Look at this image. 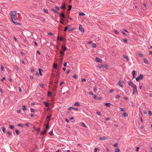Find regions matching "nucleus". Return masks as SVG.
Instances as JSON below:
<instances>
[{
    "instance_id": "nucleus-1",
    "label": "nucleus",
    "mask_w": 152,
    "mask_h": 152,
    "mask_svg": "<svg viewBox=\"0 0 152 152\" xmlns=\"http://www.w3.org/2000/svg\"><path fill=\"white\" fill-rule=\"evenodd\" d=\"M128 84L130 86L133 88V94H134L135 92L137 94V86L131 81L129 82Z\"/></svg>"
},
{
    "instance_id": "nucleus-2",
    "label": "nucleus",
    "mask_w": 152,
    "mask_h": 152,
    "mask_svg": "<svg viewBox=\"0 0 152 152\" xmlns=\"http://www.w3.org/2000/svg\"><path fill=\"white\" fill-rule=\"evenodd\" d=\"M144 76L140 74L138 77L136 78V80L137 82L139 81L140 80H141L143 78Z\"/></svg>"
},
{
    "instance_id": "nucleus-3",
    "label": "nucleus",
    "mask_w": 152,
    "mask_h": 152,
    "mask_svg": "<svg viewBox=\"0 0 152 152\" xmlns=\"http://www.w3.org/2000/svg\"><path fill=\"white\" fill-rule=\"evenodd\" d=\"M10 16H11V19L12 20V21L13 19L15 20H18V18L17 17L16 15H10Z\"/></svg>"
},
{
    "instance_id": "nucleus-4",
    "label": "nucleus",
    "mask_w": 152,
    "mask_h": 152,
    "mask_svg": "<svg viewBox=\"0 0 152 152\" xmlns=\"http://www.w3.org/2000/svg\"><path fill=\"white\" fill-rule=\"evenodd\" d=\"M118 84L121 88H123V82L122 81L120 80L118 82Z\"/></svg>"
},
{
    "instance_id": "nucleus-5",
    "label": "nucleus",
    "mask_w": 152,
    "mask_h": 152,
    "mask_svg": "<svg viewBox=\"0 0 152 152\" xmlns=\"http://www.w3.org/2000/svg\"><path fill=\"white\" fill-rule=\"evenodd\" d=\"M79 29L82 32H84V30L82 26L80 24L79 25Z\"/></svg>"
},
{
    "instance_id": "nucleus-6",
    "label": "nucleus",
    "mask_w": 152,
    "mask_h": 152,
    "mask_svg": "<svg viewBox=\"0 0 152 152\" xmlns=\"http://www.w3.org/2000/svg\"><path fill=\"white\" fill-rule=\"evenodd\" d=\"M71 25H69L65 27L64 30V31H66L67 29L70 28H71Z\"/></svg>"
},
{
    "instance_id": "nucleus-7",
    "label": "nucleus",
    "mask_w": 152,
    "mask_h": 152,
    "mask_svg": "<svg viewBox=\"0 0 152 152\" xmlns=\"http://www.w3.org/2000/svg\"><path fill=\"white\" fill-rule=\"evenodd\" d=\"M33 128L35 130L37 131V132H39L40 131V128L39 127L37 128L35 126H34L33 127Z\"/></svg>"
},
{
    "instance_id": "nucleus-8",
    "label": "nucleus",
    "mask_w": 152,
    "mask_h": 152,
    "mask_svg": "<svg viewBox=\"0 0 152 152\" xmlns=\"http://www.w3.org/2000/svg\"><path fill=\"white\" fill-rule=\"evenodd\" d=\"M44 104L45 105V106L47 107H50V103L47 102H43Z\"/></svg>"
},
{
    "instance_id": "nucleus-9",
    "label": "nucleus",
    "mask_w": 152,
    "mask_h": 152,
    "mask_svg": "<svg viewBox=\"0 0 152 152\" xmlns=\"http://www.w3.org/2000/svg\"><path fill=\"white\" fill-rule=\"evenodd\" d=\"M64 38H63L62 37H59L58 36L57 37V39L58 40H59L61 41H64Z\"/></svg>"
},
{
    "instance_id": "nucleus-10",
    "label": "nucleus",
    "mask_w": 152,
    "mask_h": 152,
    "mask_svg": "<svg viewBox=\"0 0 152 152\" xmlns=\"http://www.w3.org/2000/svg\"><path fill=\"white\" fill-rule=\"evenodd\" d=\"M17 13V12L16 11H14L13 12L11 11L10 13V15H16Z\"/></svg>"
},
{
    "instance_id": "nucleus-11",
    "label": "nucleus",
    "mask_w": 152,
    "mask_h": 152,
    "mask_svg": "<svg viewBox=\"0 0 152 152\" xmlns=\"http://www.w3.org/2000/svg\"><path fill=\"white\" fill-rule=\"evenodd\" d=\"M65 4L64 3L62 4V5L60 7V8L61 9H62L63 10H65Z\"/></svg>"
},
{
    "instance_id": "nucleus-12",
    "label": "nucleus",
    "mask_w": 152,
    "mask_h": 152,
    "mask_svg": "<svg viewBox=\"0 0 152 152\" xmlns=\"http://www.w3.org/2000/svg\"><path fill=\"white\" fill-rule=\"evenodd\" d=\"M96 61L98 62H100L102 61V59H100L99 57H96Z\"/></svg>"
},
{
    "instance_id": "nucleus-13",
    "label": "nucleus",
    "mask_w": 152,
    "mask_h": 152,
    "mask_svg": "<svg viewBox=\"0 0 152 152\" xmlns=\"http://www.w3.org/2000/svg\"><path fill=\"white\" fill-rule=\"evenodd\" d=\"M61 49L62 51H65L66 50V48L65 46L62 45L61 46Z\"/></svg>"
},
{
    "instance_id": "nucleus-14",
    "label": "nucleus",
    "mask_w": 152,
    "mask_h": 152,
    "mask_svg": "<svg viewBox=\"0 0 152 152\" xmlns=\"http://www.w3.org/2000/svg\"><path fill=\"white\" fill-rule=\"evenodd\" d=\"M123 58L126 59L127 61H129V58L126 55H124L123 56Z\"/></svg>"
},
{
    "instance_id": "nucleus-15",
    "label": "nucleus",
    "mask_w": 152,
    "mask_h": 152,
    "mask_svg": "<svg viewBox=\"0 0 152 152\" xmlns=\"http://www.w3.org/2000/svg\"><path fill=\"white\" fill-rule=\"evenodd\" d=\"M51 10L55 13L58 14V12L57 11L53 8H51Z\"/></svg>"
},
{
    "instance_id": "nucleus-16",
    "label": "nucleus",
    "mask_w": 152,
    "mask_h": 152,
    "mask_svg": "<svg viewBox=\"0 0 152 152\" xmlns=\"http://www.w3.org/2000/svg\"><path fill=\"white\" fill-rule=\"evenodd\" d=\"M106 139H107V137L105 136L100 137L99 138V140H104Z\"/></svg>"
},
{
    "instance_id": "nucleus-17",
    "label": "nucleus",
    "mask_w": 152,
    "mask_h": 152,
    "mask_svg": "<svg viewBox=\"0 0 152 152\" xmlns=\"http://www.w3.org/2000/svg\"><path fill=\"white\" fill-rule=\"evenodd\" d=\"M47 132V130H44V131H41V132L40 134L44 135L46 134Z\"/></svg>"
},
{
    "instance_id": "nucleus-18",
    "label": "nucleus",
    "mask_w": 152,
    "mask_h": 152,
    "mask_svg": "<svg viewBox=\"0 0 152 152\" xmlns=\"http://www.w3.org/2000/svg\"><path fill=\"white\" fill-rule=\"evenodd\" d=\"M136 71H135L134 70L132 72V74L133 75V78H134L135 77V75L136 74Z\"/></svg>"
},
{
    "instance_id": "nucleus-19",
    "label": "nucleus",
    "mask_w": 152,
    "mask_h": 152,
    "mask_svg": "<svg viewBox=\"0 0 152 152\" xmlns=\"http://www.w3.org/2000/svg\"><path fill=\"white\" fill-rule=\"evenodd\" d=\"M143 60H144V62L145 64H149V62L148 61V60L147 59L145 58H144L143 59Z\"/></svg>"
},
{
    "instance_id": "nucleus-20",
    "label": "nucleus",
    "mask_w": 152,
    "mask_h": 152,
    "mask_svg": "<svg viewBox=\"0 0 152 152\" xmlns=\"http://www.w3.org/2000/svg\"><path fill=\"white\" fill-rule=\"evenodd\" d=\"M57 88V85L56 84L53 87V91H55L56 90V88Z\"/></svg>"
},
{
    "instance_id": "nucleus-21",
    "label": "nucleus",
    "mask_w": 152,
    "mask_h": 152,
    "mask_svg": "<svg viewBox=\"0 0 152 152\" xmlns=\"http://www.w3.org/2000/svg\"><path fill=\"white\" fill-rule=\"evenodd\" d=\"M74 105L75 106H77L78 107H79V106H80V103L78 102H75V103L74 104Z\"/></svg>"
},
{
    "instance_id": "nucleus-22",
    "label": "nucleus",
    "mask_w": 152,
    "mask_h": 152,
    "mask_svg": "<svg viewBox=\"0 0 152 152\" xmlns=\"http://www.w3.org/2000/svg\"><path fill=\"white\" fill-rule=\"evenodd\" d=\"M2 131L4 133H6V130L4 127L3 126L2 127Z\"/></svg>"
},
{
    "instance_id": "nucleus-23",
    "label": "nucleus",
    "mask_w": 152,
    "mask_h": 152,
    "mask_svg": "<svg viewBox=\"0 0 152 152\" xmlns=\"http://www.w3.org/2000/svg\"><path fill=\"white\" fill-rule=\"evenodd\" d=\"M12 22L15 25H20V23H17V22H16L15 21H14L13 20H12Z\"/></svg>"
},
{
    "instance_id": "nucleus-24",
    "label": "nucleus",
    "mask_w": 152,
    "mask_h": 152,
    "mask_svg": "<svg viewBox=\"0 0 152 152\" xmlns=\"http://www.w3.org/2000/svg\"><path fill=\"white\" fill-rule=\"evenodd\" d=\"M64 51L62 50L60 51V55L63 56L64 54Z\"/></svg>"
},
{
    "instance_id": "nucleus-25",
    "label": "nucleus",
    "mask_w": 152,
    "mask_h": 152,
    "mask_svg": "<svg viewBox=\"0 0 152 152\" xmlns=\"http://www.w3.org/2000/svg\"><path fill=\"white\" fill-rule=\"evenodd\" d=\"M59 16L61 17H62L63 16L65 15L64 13H63V12H61V13H59Z\"/></svg>"
},
{
    "instance_id": "nucleus-26",
    "label": "nucleus",
    "mask_w": 152,
    "mask_h": 152,
    "mask_svg": "<svg viewBox=\"0 0 152 152\" xmlns=\"http://www.w3.org/2000/svg\"><path fill=\"white\" fill-rule=\"evenodd\" d=\"M57 64H53V68L56 69H57Z\"/></svg>"
},
{
    "instance_id": "nucleus-27",
    "label": "nucleus",
    "mask_w": 152,
    "mask_h": 152,
    "mask_svg": "<svg viewBox=\"0 0 152 152\" xmlns=\"http://www.w3.org/2000/svg\"><path fill=\"white\" fill-rule=\"evenodd\" d=\"M68 9L67 10V11H70L72 8V6L71 5H69L68 6Z\"/></svg>"
},
{
    "instance_id": "nucleus-28",
    "label": "nucleus",
    "mask_w": 152,
    "mask_h": 152,
    "mask_svg": "<svg viewBox=\"0 0 152 152\" xmlns=\"http://www.w3.org/2000/svg\"><path fill=\"white\" fill-rule=\"evenodd\" d=\"M27 109L26 106V105H24L23 106L22 110L24 111H25Z\"/></svg>"
},
{
    "instance_id": "nucleus-29",
    "label": "nucleus",
    "mask_w": 152,
    "mask_h": 152,
    "mask_svg": "<svg viewBox=\"0 0 152 152\" xmlns=\"http://www.w3.org/2000/svg\"><path fill=\"white\" fill-rule=\"evenodd\" d=\"M9 127L12 129H14V128H15V127L11 125H9Z\"/></svg>"
},
{
    "instance_id": "nucleus-30",
    "label": "nucleus",
    "mask_w": 152,
    "mask_h": 152,
    "mask_svg": "<svg viewBox=\"0 0 152 152\" xmlns=\"http://www.w3.org/2000/svg\"><path fill=\"white\" fill-rule=\"evenodd\" d=\"M79 15L80 16L82 15V16H84L85 15V14L83 12H80L79 13Z\"/></svg>"
},
{
    "instance_id": "nucleus-31",
    "label": "nucleus",
    "mask_w": 152,
    "mask_h": 152,
    "mask_svg": "<svg viewBox=\"0 0 152 152\" xmlns=\"http://www.w3.org/2000/svg\"><path fill=\"white\" fill-rule=\"evenodd\" d=\"M65 18V15L63 16L62 17H61V20L62 21H64Z\"/></svg>"
},
{
    "instance_id": "nucleus-32",
    "label": "nucleus",
    "mask_w": 152,
    "mask_h": 152,
    "mask_svg": "<svg viewBox=\"0 0 152 152\" xmlns=\"http://www.w3.org/2000/svg\"><path fill=\"white\" fill-rule=\"evenodd\" d=\"M52 95V93L49 91L48 92L47 95L49 97H51Z\"/></svg>"
},
{
    "instance_id": "nucleus-33",
    "label": "nucleus",
    "mask_w": 152,
    "mask_h": 152,
    "mask_svg": "<svg viewBox=\"0 0 152 152\" xmlns=\"http://www.w3.org/2000/svg\"><path fill=\"white\" fill-rule=\"evenodd\" d=\"M56 73H57V74L56 75V77L58 79V78L59 77V72H56Z\"/></svg>"
},
{
    "instance_id": "nucleus-34",
    "label": "nucleus",
    "mask_w": 152,
    "mask_h": 152,
    "mask_svg": "<svg viewBox=\"0 0 152 152\" xmlns=\"http://www.w3.org/2000/svg\"><path fill=\"white\" fill-rule=\"evenodd\" d=\"M105 104L108 107H110V103H105Z\"/></svg>"
},
{
    "instance_id": "nucleus-35",
    "label": "nucleus",
    "mask_w": 152,
    "mask_h": 152,
    "mask_svg": "<svg viewBox=\"0 0 152 152\" xmlns=\"http://www.w3.org/2000/svg\"><path fill=\"white\" fill-rule=\"evenodd\" d=\"M103 64H99L98 65V67L99 68H100L102 67H103Z\"/></svg>"
},
{
    "instance_id": "nucleus-36",
    "label": "nucleus",
    "mask_w": 152,
    "mask_h": 152,
    "mask_svg": "<svg viewBox=\"0 0 152 152\" xmlns=\"http://www.w3.org/2000/svg\"><path fill=\"white\" fill-rule=\"evenodd\" d=\"M115 152H119L120 150L118 148H117L115 149Z\"/></svg>"
},
{
    "instance_id": "nucleus-37",
    "label": "nucleus",
    "mask_w": 152,
    "mask_h": 152,
    "mask_svg": "<svg viewBox=\"0 0 152 152\" xmlns=\"http://www.w3.org/2000/svg\"><path fill=\"white\" fill-rule=\"evenodd\" d=\"M103 65V67H104L105 69H108V66L107 64H105L104 65Z\"/></svg>"
},
{
    "instance_id": "nucleus-38",
    "label": "nucleus",
    "mask_w": 152,
    "mask_h": 152,
    "mask_svg": "<svg viewBox=\"0 0 152 152\" xmlns=\"http://www.w3.org/2000/svg\"><path fill=\"white\" fill-rule=\"evenodd\" d=\"M43 11H44V12H45V13H48V10L44 9H43Z\"/></svg>"
},
{
    "instance_id": "nucleus-39",
    "label": "nucleus",
    "mask_w": 152,
    "mask_h": 152,
    "mask_svg": "<svg viewBox=\"0 0 152 152\" xmlns=\"http://www.w3.org/2000/svg\"><path fill=\"white\" fill-rule=\"evenodd\" d=\"M123 115L124 117H127L128 115V114L126 112H124Z\"/></svg>"
},
{
    "instance_id": "nucleus-40",
    "label": "nucleus",
    "mask_w": 152,
    "mask_h": 152,
    "mask_svg": "<svg viewBox=\"0 0 152 152\" xmlns=\"http://www.w3.org/2000/svg\"><path fill=\"white\" fill-rule=\"evenodd\" d=\"M39 86L40 87H41V88H43L44 87V85L42 83H40L39 84Z\"/></svg>"
},
{
    "instance_id": "nucleus-41",
    "label": "nucleus",
    "mask_w": 152,
    "mask_h": 152,
    "mask_svg": "<svg viewBox=\"0 0 152 152\" xmlns=\"http://www.w3.org/2000/svg\"><path fill=\"white\" fill-rule=\"evenodd\" d=\"M15 132L17 135H18L19 134V131L18 130V129H16L15 130Z\"/></svg>"
},
{
    "instance_id": "nucleus-42",
    "label": "nucleus",
    "mask_w": 152,
    "mask_h": 152,
    "mask_svg": "<svg viewBox=\"0 0 152 152\" xmlns=\"http://www.w3.org/2000/svg\"><path fill=\"white\" fill-rule=\"evenodd\" d=\"M138 56L140 57H142L143 56V55L142 53H138Z\"/></svg>"
},
{
    "instance_id": "nucleus-43",
    "label": "nucleus",
    "mask_w": 152,
    "mask_h": 152,
    "mask_svg": "<svg viewBox=\"0 0 152 152\" xmlns=\"http://www.w3.org/2000/svg\"><path fill=\"white\" fill-rule=\"evenodd\" d=\"M92 46L94 48H95L96 47V45L95 43H93L92 44Z\"/></svg>"
},
{
    "instance_id": "nucleus-44",
    "label": "nucleus",
    "mask_w": 152,
    "mask_h": 152,
    "mask_svg": "<svg viewBox=\"0 0 152 152\" xmlns=\"http://www.w3.org/2000/svg\"><path fill=\"white\" fill-rule=\"evenodd\" d=\"M123 40L124 42L125 43H127L128 40L127 39H123Z\"/></svg>"
},
{
    "instance_id": "nucleus-45",
    "label": "nucleus",
    "mask_w": 152,
    "mask_h": 152,
    "mask_svg": "<svg viewBox=\"0 0 152 152\" xmlns=\"http://www.w3.org/2000/svg\"><path fill=\"white\" fill-rule=\"evenodd\" d=\"M72 109L76 111H78L79 109L77 108H75V107H72Z\"/></svg>"
},
{
    "instance_id": "nucleus-46",
    "label": "nucleus",
    "mask_w": 152,
    "mask_h": 152,
    "mask_svg": "<svg viewBox=\"0 0 152 152\" xmlns=\"http://www.w3.org/2000/svg\"><path fill=\"white\" fill-rule=\"evenodd\" d=\"M49 125L48 124L47 125L45 126V130H47V129L49 128Z\"/></svg>"
},
{
    "instance_id": "nucleus-47",
    "label": "nucleus",
    "mask_w": 152,
    "mask_h": 152,
    "mask_svg": "<svg viewBox=\"0 0 152 152\" xmlns=\"http://www.w3.org/2000/svg\"><path fill=\"white\" fill-rule=\"evenodd\" d=\"M81 124L82 125V126H83L85 127H86L87 126H86L85 124L84 123H81Z\"/></svg>"
},
{
    "instance_id": "nucleus-48",
    "label": "nucleus",
    "mask_w": 152,
    "mask_h": 152,
    "mask_svg": "<svg viewBox=\"0 0 152 152\" xmlns=\"http://www.w3.org/2000/svg\"><path fill=\"white\" fill-rule=\"evenodd\" d=\"M18 126L20 127H23V125L21 124H17Z\"/></svg>"
},
{
    "instance_id": "nucleus-49",
    "label": "nucleus",
    "mask_w": 152,
    "mask_h": 152,
    "mask_svg": "<svg viewBox=\"0 0 152 152\" xmlns=\"http://www.w3.org/2000/svg\"><path fill=\"white\" fill-rule=\"evenodd\" d=\"M48 35H49L50 36H52L53 34L52 32H48Z\"/></svg>"
},
{
    "instance_id": "nucleus-50",
    "label": "nucleus",
    "mask_w": 152,
    "mask_h": 152,
    "mask_svg": "<svg viewBox=\"0 0 152 152\" xmlns=\"http://www.w3.org/2000/svg\"><path fill=\"white\" fill-rule=\"evenodd\" d=\"M121 33L123 34L125 36H127V34L125 32H124V31H122L121 32Z\"/></svg>"
},
{
    "instance_id": "nucleus-51",
    "label": "nucleus",
    "mask_w": 152,
    "mask_h": 152,
    "mask_svg": "<svg viewBox=\"0 0 152 152\" xmlns=\"http://www.w3.org/2000/svg\"><path fill=\"white\" fill-rule=\"evenodd\" d=\"M7 134L9 135H11L12 134V133L10 132L7 131Z\"/></svg>"
},
{
    "instance_id": "nucleus-52",
    "label": "nucleus",
    "mask_w": 152,
    "mask_h": 152,
    "mask_svg": "<svg viewBox=\"0 0 152 152\" xmlns=\"http://www.w3.org/2000/svg\"><path fill=\"white\" fill-rule=\"evenodd\" d=\"M51 115H47L46 117V119H49L51 117Z\"/></svg>"
},
{
    "instance_id": "nucleus-53",
    "label": "nucleus",
    "mask_w": 152,
    "mask_h": 152,
    "mask_svg": "<svg viewBox=\"0 0 152 152\" xmlns=\"http://www.w3.org/2000/svg\"><path fill=\"white\" fill-rule=\"evenodd\" d=\"M4 67L3 66V65H1V70L3 71H4Z\"/></svg>"
},
{
    "instance_id": "nucleus-54",
    "label": "nucleus",
    "mask_w": 152,
    "mask_h": 152,
    "mask_svg": "<svg viewBox=\"0 0 152 152\" xmlns=\"http://www.w3.org/2000/svg\"><path fill=\"white\" fill-rule=\"evenodd\" d=\"M49 134L51 135H53V131H50L49 132Z\"/></svg>"
},
{
    "instance_id": "nucleus-55",
    "label": "nucleus",
    "mask_w": 152,
    "mask_h": 152,
    "mask_svg": "<svg viewBox=\"0 0 152 152\" xmlns=\"http://www.w3.org/2000/svg\"><path fill=\"white\" fill-rule=\"evenodd\" d=\"M120 110L121 111H125V110L122 108H120Z\"/></svg>"
},
{
    "instance_id": "nucleus-56",
    "label": "nucleus",
    "mask_w": 152,
    "mask_h": 152,
    "mask_svg": "<svg viewBox=\"0 0 152 152\" xmlns=\"http://www.w3.org/2000/svg\"><path fill=\"white\" fill-rule=\"evenodd\" d=\"M88 94L91 95H93V92L92 91H90L89 92Z\"/></svg>"
},
{
    "instance_id": "nucleus-57",
    "label": "nucleus",
    "mask_w": 152,
    "mask_h": 152,
    "mask_svg": "<svg viewBox=\"0 0 152 152\" xmlns=\"http://www.w3.org/2000/svg\"><path fill=\"white\" fill-rule=\"evenodd\" d=\"M73 77L74 78H75V79H76L77 77V75H74L73 76Z\"/></svg>"
},
{
    "instance_id": "nucleus-58",
    "label": "nucleus",
    "mask_w": 152,
    "mask_h": 152,
    "mask_svg": "<svg viewBox=\"0 0 152 152\" xmlns=\"http://www.w3.org/2000/svg\"><path fill=\"white\" fill-rule=\"evenodd\" d=\"M86 80V79L85 78H82L81 79L82 82H85Z\"/></svg>"
},
{
    "instance_id": "nucleus-59",
    "label": "nucleus",
    "mask_w": 152,
    "mask_h": 152,
    "mask_svg": "<svg viewBox=\"0 0 152 152\" xmlns=\"http://www.w3.org/2000/svg\"><path fill=\"white\" fill-rule=\"evenodd\" d=\"M114 31L115 32V34L118 35L119 34V33L118 31H116V30H114Z\"/></svg>"
},
{
    "instance_id": "nucleus-60",
    "label": "nucleus",
    "mask_w": 152,
    "mask_h": 152,
    "mask_svg": "<svg viewBox=\"0 0 152 152\" xmlns=\"http://www.w3.org/2000/svg\"><path fill=\"white\" fill-rule=\"evenodd\" d=\"M31 72L34 74V71L33 69H31Z\"/></svg>"
},
{
    "instance_id": "nucleus-61",
    "label": "nucleus",
    "mask_w": 152,
    "mask_h": 152,
    "mask_svg": "<svg viewBox=\"0 0 152 152\" xmlns=\"http://www.w3.org/2000/svg\"><path fill=\"white\" fill-rule=\"evenodd\" d=\"M148 114L150 115H152V113H151V111H148Z\"/></svg>"
},
{
    "instance_id": "nucleus-62",
    "label": "nucleus",
    "mask_w": 152,
    "mask_h": 152,
    "mask_svg": "<svg viewBox=\"0 0 152 152\" xmlns=\"http://www.w3.org/2000/svg\"><path fill=\"white\" fill-rule=\"evenodd\" d=\"M118 144L117 143H116L113 146L115 147H116L118 146Z\"/></svg>"
},
{
    "instance_id": "nucleus-63",
    "label": "nucleus",
    "mask_w": 152,
    "mask_h": 152,
    "mask_svg": "<svg viewBox=\"0 0 152 152\" xmlns=\"http://www.w3.org/2000/svg\"><path fill=\"white\" fill-rule=\"evenodd\" d=\"M21 112V110L20 109H19V110H17V113H20Z\"/></svg>"
},
{
    "instance_id": "nucleus-64",
    "label": "nucleus",
    "mask_w": 152,
    "mask_h": 152,
    "mask_svg": "<svg viewBox=\"0 0 152 152\" xmlns=\"http://www.w3.org/2000/svg\"><path fill=\"white\" fill-rule=\"evenodd\" d=\"M115 97L117 98H119L120 97V96L119 95H117L115 96Z\"/></svg>"
}]
</instances>
